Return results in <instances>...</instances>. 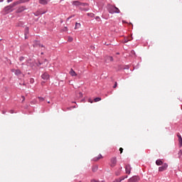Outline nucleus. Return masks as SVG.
<instances>
[{"mask_svg": "<svg viewBox=\"0 0 182 182\" xmlns=\"http://www.w3.org/2000/svg\"><path fill=\"white\" fill-rule=\"evenodd\" d=\"M15 6H16V4H15V2H14L13 4H11L9 6H5L4 12H6V14H9V12H14V8H15Z\"/></svg>", "mask_w": 182, "mask_h": 182, "instance_id": "nucleus-1", "label": "nucleus"}, {"mask_svg": "<svg viewBox=\"0 0 182 182\" xmlns=\"http://www.w3.org/2000/svg\"><path fill=\"white\" fill-rule=\"evenodd\" d=\"M168 168V164L167 163H164L161 166L159 167V171H166Z\"/></svg>", "mask_w": 182, "mask_h": 182, "instance_id": "nucleus-2", "label": "nucleus"}, {"mask_svg": "<svg viewBox=\"0 0 182 182\" xmlns=\"http://www.w3.org/2000/svg\"><path fill=\"white\" fill-rule=\"evenodd\" d=\"M72 5H73V6H80V5H82V6H85L86 4L82 3L79 1H73Z\"/></svg>", "mask_w": 182, "mask_h": 182, "instance_id": "nucleus-3", "label": "nucleus"}, {"mask_svg": "<svg viewBox=\"0 0 182 182\" xmlns=\"http://www.w3.org/2000/svg\"><path fill=\"white\" fill-rule=\"evenodd\" d=\"M26 7L25 6H19L17 10H16V14H21L22 12H23V11H26Z\"/></svg>", "mask_w": 182, "mask_h": 182, "instance_id": "nucleus-4", "label": "nucleus"}, {"mask_svg": "<svg viewBox=\"0 0 182 182\" xmlns=\"http://www.w3.org/2000/svg\"><path fill=\"white\" fill-rule=\"evenodd\" d=\"M117 164V159H116V157L112 158L111 164H110L111 167H114Z\"/></svg>", "mask_w": 182, "mask_h": 182, "instance_id": "nucleus-5", "label": "nucleus"}, {"mask_svg": "<svg viewBox=\"0 0 182 182\" xmlns=\"http://www.w3.org/2000/svg\"><path fill=\"white\" fill-rule=\"evenodd\" d=\"M41 78L43 79V80H49L50 75H49V74L48 73H44L41 75Z\"/></svg>", "mask_w": 182, "mask_h": 182, "instance_id": "nucleus-6", "label": "nucleus"}, {"mask_svg": "<svg viewBox=\"0 0 182 182\" xmlns=\"http://www.w3.org/2000/svg\"><path fill=\"white\" fill-rule=\"evenodd\" d=\"M114 8H115L114 6L109 5L108 6V12L109 14H114L115 9H114Z\"/></svg>", "mask_w": 182, "mask_h": 182, "instance_id": "nucleus-7", "label": "nucleus"}, {"mask_svg": "<svg viewBox=\"0 0 182 182\" xmlns=\"http://www.w3.org/2000/svg\"><path fill=\"white\" fill-rule=\"evenodd\" d=\"M125 171L127 174H130L132 171V166H130V165H126Z\"/></svg>", "mask_w": 182, "mask_h": 182, "instance_id": "nucleus-8", "label": "nucleus"}, {"mask_svg": "<svg viewBox=\"0 0 182 182\" xmlns=\"http://www.w3.org/2000/svg\"><path fill=\"white\" fill-rule=\"evenodd\" d=\"M25 2H29V0H18L17 1H14L16 6L20 5V4H25Z\"/></svg>", "mask_w": 182, "mask_h": 182, "instance_id": "nucleus-9", "label": "nucleus"}, {"mask_svg": "<svg viewBox=\"0 0 182 182\" xmlns=\"http://www.w3.org/2000/svg\"><path fill=\"white\" fill-rule=\"evenodd\" d=\"M127 177H129L128 176H122L119 178H117L115 179L113 182H122L123 181V180H124L125 178H127Z\"/></svg>", "mask_w": 182, "mask_h": 182, "instance_id": "nucleus-10", "label": "nucleus"}, {"mask_svg": "<svg viewBox=\"0 0 182 182\" xmlns=\"http://www.w3.org/2000/svg\"><path fill=\"white\" fill-rule=\"evenodd\" d=\"M49 2H50V0H39L41 5H48Z\"/></svg>", "mask_w": 182, "mask_h": 182, "instance_id": "nucleus-11", "label": "nucleus"}, {"mask_svg": "<svg viewBox=\"0 0 182 182\" xmlns=\"http://www.w3.org/2000/svg\"><path fill=\"white\" fill-rule=\"evenodd\" d=\"M177 137L178 139L179 147H182V137H181V135L178 134Z\"/></svg>", "mask_w": 182, "mask_h": 182, "instance_id": "nucleus-12", "label": "nucleus"}, {"mask_svg": "<svg viewBox=\"0 0 182 182\" xmlns=\"http://www.w3.org/2000/svg\"><path fill=\"white\" fill-rule=\"evenodd\" d=\"M97 170H99V166L97 165L92 166V171H93V173H96Z\"/></svg>", "mask_w": 182, "mask_h": 182, "instance_id": "nucleus-13", "label": "nucleus"}, {"mask_svg": "<svg viewBox=\"0 0 182 182\" xmlns=\"http://www.w3.org/2000/svg\"><path fill=\"white\" fill-rule=\"evenodd\" d=\"M101 158H102V154H100L98 155V156H96L92 159V161H97L100 160Z\"/></svg>", "mask_w": 182, "mask_h": 182, "instance_id": "nucleus-14", "label": "nucleus"}, {"mask_svg": "<svg viewBox=\"0 0 182 182\" xmlns=\"http://www.w3.org/2000/svg\"><path fill=\"white\" fill-rule=\"evenodd\" d=\"M156 166H163V161H161V159H157L156 161Z\"/></svg>", "mask_w": 182, "mask_h": 182, "instance_id": "nucleus-15", "label": "nucleus"}, {"mask_svg": "<svg viewBox=\"0 0 182 182\" xmlns=\"http://www.w3.org/2000/svg\"><path fill=\"white\" fill-rule=\"evenodd\" d=\"M28 33H29V28L28 27H26L25 28V31H24V35H25V38L26 39V35H28Z\"/></svg>", "mask_w": 182, "mask_h": 182, "instance_id": "nucleus-16", "label": "nucleus"}, {"mask_svg": "<svg viewBox=\"0 0 182 182\" xmlns=\"http://www.w3.org/2000/svg\"><path fill=\"white\" fill-rule=\"evenodd\" d=\"M70 75L71 76H77V74H76V72H75V70H73L72 68L70 69Z\"/></svg>", "mask_w": 182, "mask_h": 182, "instance_id": "nucleus-17", "label": "nucleus"}, {"mask_svg": "<svg viewBox=\"0 0 182 182\" xmlns=\"http://www.w3.org/2000/svg\"><path fill=\"white\" fill-rule=\"evenodd\" d=\"M114 9H115L114 11V14H120V10L119 9V8L117 7H113Z\"/></svg>", "mask_w": 182, "mask_h": 182, "instance_id": "nucleus-18", "label": "nucleus"}, {"mask_svg": "<svg viewBox=\"0 0 182 182\" xmlns=\"http://www.w3.org/2000/svg\"><path fill=\"white\" fill-rule=\"evenodd\" d=\"M87 16H90V18H95V14L93 13H87Z\"/></svg>", "mask_w": 182, "mask_h": 182, "instance_id": "nucleus-19", "label": "nucleus"}, {"mask_svg": "<svg viewBox=\"0 0 182 182\" xmlns=\"http://www.w3.org/2000/svg\"><path fill=\"white\" fill-rule=\"evenodd\" d=\"M80 26H81L80 23H75V29H79V28H80Z\"/></svg>", "mask_w": 182, "mask_h": 182, "instance_id": "nucleus-20", "label": "nucleus"}, {"mask_svg": "<svg viewBox=\"0 0 182 182\" xmlns=\"http://www.w3.org/2000/svg\"><path fill=\"white\" fill-rule=\"evenodd\" d=\"M21 72L19 70H16L15 71V75H16V76H19V75H21Z\"/></svg>", "mask_w": 182, "mask_h": 182, "instance_id": "nucleus-21", "label": "nucleus"}, {"mask_svg": "<svg viewBox=\"0 0 182 182\" xmlns=\"http://www.w3.org/2000/svg\"><path fill=\"white\" fill-rule=\"evenodd\" d=\"M100 100H102V98H100V97H96L94 100L95 102H100Z\"/></svg>", "mask_w": 182, "mask_h": 182, "instance_id": "nucleus-22", "label": "nucleus"}, {"mask_svg": "<svg viewBox=\"0 0 182 182\" xmlns=\"http://www.w3.org/2000/svg\"><path fill=\"white\" fill-rule=\"evenodd\" d=\"M95 19L97 21V22H100V21H102V20L100 19V17L99 16H97L95 17Z\"/></svg>", "mask_w": 182, "mask_h": 182, "instance_id": "nucleus-23", "label": "nucleus"}, {"mask_svg": "<svg viewBox=\"0 0 182 182\" xmlns=\"http://www.w3.org/2000/svg\"><path fill=\"white\" fill-rule=\"evenodd\" d=\"M38 100H40V102H43V100H45V98L42 97H38Z\"/></svg>", "mask_w": 182, "mask_h": 182, "instance_id": "nucleus-24", "label": "nucleus"}, {"mask_svg": "<svg viewBox=\"0 0 182 182\" xmlns=\"http://www.w3.org/2000/svg\"><path fill=\"white\" fill-rule=\"evenodd\" d=\"M30 83H31V84L35 83V80L33 78H31Z\"/></svg>", "mask_w": 182, "mask_h": 182, "instance_id": "nucleus-25", "label": "nucleus"}, {"mask_svg": "<svg viewBox=\"0 0 182 182\" xmlns=\"http://www.w3.org/2000/svg\"><path fill=\"white\" fill-rule=\"evenodd\" d=\"M79 97H82L83 96V94L82 92H78Z\"/></svg>", "mask_w": 182, "mask_h": 182, "instance_id": "nucleus-26", "label": "nucleus"}, {"mask_svg": "<svg viewBox=\"0 0 182 182\" xmlns=\"http://www.w3.org/2000/svg\"><path fill=\"white\" fill-rule=\"evenodd\" d=\"M91 182H105V181H96V180H95V179H92V181H91Z\"/></svg>", "mask_w": 182, "mask_h": 182, "instance_id": "nucleus-27", "label": "nucleus"}, {"mask_svg": "<svg viewBox=\"0 0 182 182\" xmlns=\"http://www.w3.org/2000/svg\"><path fill=\"white\" fill-rule=\"evenodd\" d=\"M178 154V156H181L182 155V149L179 151Z\"/></svg>", "mask_w": 182, "mask_h": 182, "instance_id": "nucleus-28", "label": "nucleus"}, {"mask_svg": "<svg viewBox=\"0 0 182 182\" xmlns=\"http://www.w3.org/2000/svg\"><path fill=\"white\" fill-rule=\"evenodd\" d=\"M113 87H114V89H116V87H117V82L114 85Z\"/></svg>", "mask_w": 182, "mask_h": 182, "instance_id": "nucleus-29", "label": "nucleus"}, {"mask_svg": "<svg viewBox=\"0 0 182 182\" xmlns=\"http://www.w3.org/2000/svg\"><path fill=\"white\" fill-rule=\"evenodd\" d=\"M23 59H25V58H23L22 56L19 58V60H21V62H22V60H23Z\"/></svg>", "mask_w": 182, "mask_h": 182, "instance_id": "nucleus-30", "label": "nucleus"}, {"mask_svg": "<svg viewBox=\"0 0 182 182\" xmlns=\"http://www.w3.org/2000/svg\"><path fill=\"white\" fill-rule=\"evenodd\" d=\"M115 175H117V176H120V171H117V172H115Z\"/></svg>", "mask_w": 182, "mask_h": 182, "instance_id": "nucleus-31", "label": "nucleus"}, {"mask_svg": "<svg viewBox=\"0 0 182 182\" xmlns=\"http://www.w3.org/2000/svg\"><path fill=\"white\" fill-rule=\"evenodd\" d=\"M109 60H110L111 62H113V57L110 56V57H109Z\"/></svg>", "mask_w": 182, "mask_h": 182, "instance_id": "nucleus-32", "label": "nucleus"}, {"mask_svg": "<svg viewBox=\"0 0 182 182\" xmlns=\"http://www.w3.org/2000/svg\"><path fill=\"white\" fill-rule=\"evenodd\" d=\"M41 65H42V63L39 62L37 63V66H41Z\"/></svg>", "mask_w": 182, "mask_h": 182, "instance_id": "nucleus-33", "label": "nucleus"}, {"mask_svg": "<svg viewBox=\"0 0 182 182\" xmlns=\"http://www.w3.org/2000/svg\"><path fill=\"white\" fill-rule=\"evenodd\" d=\"M9 113H11V114H13V113H14V109H11V110L9 111Z\"/></svg>", "mask_w": 182, "mask_h": 182, "instance_id": "nucleus-34", "label": "nucleus"}, {"mask_svg": "<svg viewBox=\"0 0 182 182\" xmlns=\"http://www.w3.org/2000/svg\"><path fill=\"white\" fill-rule=\"evenodd\" d=\"M119 151L121 154L123 153V148H119Z\"/></svg>", "mask_w": 182, "mask_h": 182, "instance_id": "nucleus-35", "label": "nucleus"}, {"mask_svg": "<svg viewBox=\"0 0 182 182\" xmlns=\"http://www.w3.org/2000/svg\"><path fill=\"white\" fill-rule=\"evenodd\" d=\"M34 15H35V16H39V13H38V12L35 13Z\"/></svg>", "mask_w": 182, "mask_h": 182, "instance_id": "nucleus-36", "label": "nucleus"}, {"mask_svg": "<svg viewBox=\"0 0 182 182\" xmlns=\"http://www.w3.org/2000/svg\"><path fill=\"white\" fill-rule=\"evenodd\" d=\"M39 46H41V48H45V46H43V44H38Z\"/></svg>", "mask_w": 182, "mask_h": 182, "instance_id": "nucleus-37", "label": "nucleus"}, {"mask_svg": "<svg viewBox=\"0 0 182 182\" xmlns=\"http://www.w3.org/2000/svg\"><path fill=\"white\" fill-rule=\"evenodd\" d=\"M12 1H14V0H7V2H8V4H9L10 2H12Z\"/></svg>", "mask_w": 182, "mask_h": 182, "instance_id": "nucleus-38", "label": "nucleus"}, {"mask_svg": "<svg viewBox=\"0 0 182 182\" xmlns=\"http://www.w3.org/2000/svg\"><path fill=\"white\" fill-rule=\"evenodd\" d=\"M124 70L129 69V66L127 65L125 68H124Z\"/></svg>", "mask_w": 182, "mask_h": 182, "instance_id": "nucleus-39", "label": "nucleus"}, {"mask_svg": "<svg viewBox=\"0 0 182 182\" xmlns=\"http://www.w3.org/2000/svg\"><path fill=\"white\" fill-rule=\"evenodd\" d=\"M71 18H72L71 16L68 17V18H67V21H69V19H70Z\"/></svg>", "mask_w": 182, "mask_h": 182, "instance_id": "nucleus-40", "label": "nucleus"}, {"mask_svg": "<svg viewBox=\"0 0 182 182\" xmlns=\"http://www.w3.org/2000/svg\"><path fill=\"white\" fill-rule=\"evenodd\" d=\"M43 14H46V12H43V13H41V15H43Z\"/></svg>", "mask_w": 182, "mask_h": 182, "instance_id": "nucleus-41", "label": "nucleus"}, {"mask_svg": "<svg viewBox=\"0 0 182 182\" xmlns=\"http://www.w3.org/2000/svg\"><path fill=\"white\" fill-rule=\"evenodd\" d=\"M64 31H68V27H65Z\"/></svg>", "mask_w": 182, "mask_h": 182, "instance_id": "nucleus-42", "label": "nucleus"}, {"mask_svg": "<svg viewBox=\"0 0 182 182\" xmlns=\"http://www.w3.org/2000/svg\"><path fill=\"white\" fill-rule=\"evenodd\" d=\"M22 97H23V100H25V97L22 96Z\"/></svg>", "mask_w": 182, "mask_h": 182, "instance_id": "nucleus-43", "label": "nucleus"}, {"mask_svg": "<svg viewBox=\"0 0 182 182\" xmlns=\"http://www.w3.org/2000/svg\"><path fill=\"white\" fill-rule=\"evenodd\" d=\"M5 113H6L5 111H2L3 114H5Z\"/></svg>", "mask_w": 182, "mask_h": 182, "instance_id": "nucleus-44", "label": "nucleus"}, {"mask_svg": "<svg viewBox=\"0 0 182 182\" xmlns=\"http://www.w3.org/2000/svg\"><path fill=\"white\" fill-rule=\"evenodd\" d=\"M89 102H90V103H93V101H90V100H89Z\"/></svg>", "mask_w": 182, "mask_h": 182, "instance_id": "nucleus-45", "label": "nucleus"}, {"mask_svg": "<svg viewBox=\"0 0 182 182\" xmlns=\"http://www.w3.org/2000/svg\"><path fill=\"white\" fill-rule=\"evenodd\" d=\"M134 69H137V67H135Z\"/></svg>", "mask_w": 182, "mask_h": 182, "instance_id": "nucleus-46", "label": "nucleus"}, {"mask_svg": "<svg viewBox=\"0 0 182 182\" xmlns=\"http://www.w3.org/2000/svg\"><path fill=\"white\" fill-rule=\"evenodd\" d=\"M41 55H43V53H41Z\"/></svg>", "mask_w": 182, "mask_h": 182, "instance_id": "nucleus-47", "label": "nucleus"}, {"mask_svg": "<svg viewBox=\"0 0 182 182\" xmlns=\"http://www.w3.org/2000/svg\"><path fill=\"white\" fill-rule=\"evenodd\" d=\"M76 107V106H74L73 108Z\"/></svg>", "mask_w": 182, "mask_h": 182, "instance_id": "nucleus-48", "label": "nucleus"}, {"mask_svg": "<svg viewBox=\"0 0 182 182\" xmlns=\"http://www.w3.org/2000/svg\"><path fill=\"white\" fill-rule=\"evenodd\" d=\"M65 1V0H60V1Z\"/></svg>", "mask_w": 182, "mask_h": 182, "instance_id": "nucleus-49", "label": "nucleus"}, {"mask_svg": "<svg viewBox=\"0 0 182 182\" xmlns=\"http://www.w3.org/2000/svg\"><path fill=\"white\" fill-rule=\"evenodd\" d=\"M48 103H50V102H48Z\"/></svg>", "mask_w": 182, "mask_h": 182, "instance_id": "nucleus-50", "label": "nucleus"}]
</instances>
